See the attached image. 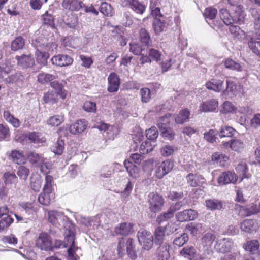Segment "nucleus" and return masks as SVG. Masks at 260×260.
<instances>
[{
	"label": "nucleus",
	"instance_id": "obj_1",
	"mask_svg": "<svg viewBox=\"0 0 260 260\" xmlns=\"http://www.w3.org/2000/svg\"><path fill=\"white\" fill-rule=\"evenodd\" d=\"M66 228L68 230L64 232V239L67 242V245L70 246L68 249V258L72 260H78L79 257L75 254L77 247L75 246L74 243L75 226L71 223H68Z\"/></svg>",
	"mask_w": 260,
	"mask_h": 260
},
{
	"label": "nucleus",
	"instance_id": "obj_2",
	"mask_svg": "<svg viewBox=\"0 0 260 260\" xmlns=\"http://www.w3.org/2000/svg\"><path fill=\"white\" fill-rule=\"evenodd\" d=\"M125 251L128 256L131 258H135L136 257V253L135 250V244L133 239L127 238H121L117 246V252L119 256H123Z\"/></svg>",
	"mask_w": 260,
	"mask_h": 260
},
{
	"label": "nucleus",
	"instance_id": "obj_3",
	"mask_svg": "<svg viewBox=\"0 0 260 260\" xmlns=\"http://www.w3.org/2000/svg\"><path fill=\"white\" fill-rule=\"evenodd\" d=\"M48 220L52 224L57 226L61 225L64 226V231L68 229L66 228L68 223H71L72 225H74L72 221L69 220L67 216H65L63 213L55 210L50 211L48 213Z\"/></svg>",
	"mask_w": 260,
	"mask_h": 260
},
{
	"label": "nucleus",
	"instance_id": "obj_4",
	"mask_svg": "<svg viewBox=\"0 0 260 260\" xmlns=\"http://www.w3.org/2000/svg\"><path fill=\"white\" fill-rule=\"evenodd\" d=\"M256 31L255 32H247L246 39L244 42L247 44L249 49L254 53L257 55H260V41L256 40L257 39H260V36L258 34L259 31Z\"/></svg>",
	"mask_w": 260,
	"mask_h": 260
},
{
	"label": "nucleus",
	"instance_id": "obj_5",
	"mask_svg": "<svg viewBox=\"0 0 260 260\" xmlns=\"http://www.w3.org/2000/svg\"><path fill=\"white\" fill-rule=\"evenodd\" d=\"M138 241L143 248L147 250H150L153 245V238L151 233L146 230L140 229L137 233Z\"/></svg>",
	"mask_w": 260,
	"mask_h": 260
},
{
	"label": "nucleus",
	"instance_id": "obj_6",
	"mask_svg": "<svg viewBox=\"0 0 260 260\" xmlns=\"http://www.w3.org/2000/svg\"><path fill=\"white\" fill-rule=\"evenodd\" d=\"M147 203L149 205V209L151 212L156 213L162 208L164 200L162 196L154 192H151L148 196Z\"/></svg>",
	"mask_w": 260,
	"mask_h": 260
},
{
	"label": "nucleus",
	"instance_id": "obj_7",
	"mask_svg": "<svg viewBox=\"0 0 260 260\" xmlns=\"http://www.w3.org/2000/svg\"><path fill=\"white\" fill-rule=\"evenodd\" d=\"M234 246V242L230 238H223L218 240L215 243V250L220 253H225L230 251Z\"/></svg>",
	"mask_w": 260,
	"mask_h": 260
},
{
	"label": "nucleus",
	"instance_id": "obj_8",
	"mask_svg": "<svg viewBox=\"0 0 260 260\" xmlns=\"http://www.w3.org/2000/svg\"><path fill=\"white\" fill-rule=\"evenodd\" d=\"M180 254L189 260L204 259L202 255L197 253L196 248L192 246H187L184 247L180 251Z\"/></svg>",
	"mask_w": 260,
	"mask_h": 260
},
{
	"label": "nucleus",
	"instance_id": "obj_9",
	"mask_svg": "<svg viewBox=\"0 0 260 260\" xmlns=\"http://www.w3.org/2000/svg\"><path fill=\"white\" fill-rule=\"evenodd\" d=\"M15 59L17 61V65L22 69L32 68L35 64V60L30 54L17 55Z\"/></svg>",
	"mask_w": 260,
	"mask_h": 260
},
{
	"label": "nucleus",
	"instance_id": "obj_10",
	"mask_svg": "<svg viewBox=\"0 0 260 260\" xmlns=\"http://www.w3.org/2000/svg\"><path fill=\"white\" fill-rule=\"evenodd\" d=\"M36 246L44 250H50L52 249V242L47 234L41 233L36 240Z\"/></svg>",
	"mask_w": 260,
	"mask_h": 260
},
{
	"label": "nucleus",
	"instance_id": "obj_11",
	"mask_svg": "<svg viewBox=\"0 0 260 260\" xmlns=\"http://www.w3.org/2000/svg\"><path fill=\"white\" fill-rule=\"evenodd\" d=\"M198 212L192 209H186L182 212H178L176 214V218L177 221L184 222L194 220L198 217Z\"/></svg>",
	"mask_w": 260,
	"mask_h": 260
},
{
	"label": "nucleus",
	"instance_id": "obj_12",
	"mask_svg": "<svg viewBox=\"0 0 260 260\" xmlns=\"http://www.w3.org/2000/svg\"><path fill=\"white\" fill-rule=\"evenodd\" d=\"M237 180V176L234 172L226 171L221 173L218 179V183L220 185L230 183L234 184Z\"/></svg>",
	"mask_w": 260,
	"mask_h": 260
},
{
	"label": "nucleus",
	"instance_id": "obj_13",
	"mask_svg": "<svg viewBox=\"0 0 260 260\" xmlns=\"http://www.w3.org/2000/svg\"><path fill=\"white\" fill-rule=\"evenodd\" d=\"M173 166V162L169 159L161 162L156 171L157 177L159 179L162 178L172 170Z\"/></svg>",
	"mask_w": 260,
	"mask_h": 260
},
{
	"label": "nucleus",
	"instance_id": "obj_14",
	"mask_svg": "<svg viewBox=\"0 0 260 260\" xmlns=\"http://www.w3.org/2000/svg\"><path fill=\"white\" fill-rule=\"evenodd\" d=\"M108 81L107 90L109 92H114L118 90L120 85V80L116 73H111L108 78Z\"/></svg>",
	"mask_w": 260,
	"mask_h": 260
},
{
	"label": "nucleus",
	"instance_id": "obj_15",
	"mask_svg": "<svg viewBox=\"0 0 260 260\" xmlns=\"http://www.w3.org/2000/svg\"><path fill=\"white\" fill-rule=\"evenodd\" d=\"M51 61L57 66L65 67L71 65L73 62V59L67 55L59 54L53 57Z\"/></svg>",
	"mask_w": 260,
	"mask_h": 260
},
{
	"label": "nucleus",
	"instance_id": "obj_16",
	"mask_svg": "<svg viewBox=\"0 0 260 260\" xmlns=\"http://www.w3.org/2000/svg\"><path fill=\"white\" fill-rule=\"evenodd\" d=\"M205 85L208 89L217 92H223L224 89L223 81L215 78L211 79Z\"/></svg>",
	"mask_w": 260,
	"mask_h": 260
},
{
	"label": "nucleus",
	"instance_id": "obj_17",
	"mask_svg": "<svg viewBox=\"0 0 260 260\" xmlns=\"http://www.w3.org/2000/svg\"><path fill=\"white\" fill-rule=\"evenodd\" d=\"M218 106V101L213 99L203 102L199 107V110L203 112H213Z\"/></svg>",
	"mask_w": 260,
	"mask_h": 260
},
{
	"label": "nucleus",
	"instance_id": "obj_18",
	"mask_svg": "<svg viewBox=\"0 0 260 260\" xmlns=\"http://www.w3.org/2000/svg\"><path fill=\"white\" fill-rule=\"evenodd\" d=\"M134 224L132 223H121L114 228V232L117 235H128L134 232Z\"/></svg>",
	"mask_w": 260,
	"mask_h": 260
},
{
	"label": "nucleus",
	"instance_id": "obj_19",
	"mask_svg": "<svg viewBox=\"0 0 260 260\" xmlns=\"http://www.w3.org/2000/svg\"><path fill=\"white\" fill-rule=\"evenodd\" d=\"M187 183L192 187L202 186L206 183L205 178L201 175L190 173L187 177Z\"/></svg>",
	"mask_w": 260,
	"mask_h": 260
},
{
	"label": "nucleus",
	"instance_id": "obj_20",
	"mask_svg": "<svg viewBox=\"0 0 260 260\" xmlns=\"http://www.w3.org/2000/svg\"><path fill=\"white\" fill-rule=\"evenodd\" d=\"M62 6L70 11H78L82 8V2L78 0H63Z\"/></svg>",
	"mask_w": 260,
	"mask_h": 260
},
{
	"label": "nucleus",
	"instance_id": "obj_21",
	"mask_svg": "<svg viewBox=\"0 0 260 260\" xmlns=\"http://www.w3.org/2000/svg\"><path fill=\"white\" fill-rule=\"evenodd\" d=\"M87 121L85 120L77 121L70 127V131L73 134H77L83 132L87 127Z\"/></svg>",
	"mask_w": 260,
	"mask_h": 260
},
{
	"label": "nucleus",
	"instance_id": "obj_22",
	"mask_svg": "<svg viewBox=\"0 0 260 260\" xmlns=\"http://www.w3.org/2000/svg\"><path fill=\"white\" fill-rule=\"evenodd\" d=\"M166 228L160 226L156 229L154 233V242L156 244H164V241L167 234L166 233Z\"/></svg>",
	"mask_w": 260,
	"mask_h": 260
},
{
	"label": "nucleus",
	"instance_id": "obj_23",
	"mask_svg": "<svg viewBox=\"0 0 260 260\" xmlns=\"http://www.w3.org/2000/svg\"><path fill=\"white\" fill-rule=\"evenodd\" d=\"M256 228V221L253 219H246L240 224V229L242 231L246 233H251Z\"/></svg>",
	"mask_w": 260,
	"mask_h": 260
},
{
	"label": "nucleus",
	"instance_id": "obj_24",
	"mask_svg": "<svg viewBox=\"0 0 260 260\" xmlns=\"http://www.w3.org/2000/svg\"><path fill=\"white\" fill-rule=\"evenodd\" d=\"M159 245L157 250L158 260H167L170 257L169 245L166 243Z\"/></svg>",
	"mask_w": 260,
	"mask_h": 260
},
{
	"label": "nucleus",
	"instance_id": "obj_25",
	"mask_svg": "<svg viewBox=\"0 0 260 260\" xmlns=\"http://www.w3.org/2000/svg\"><path fill=\"white\" fill-rule=\"evenodd\" d=\"M229 30L235 39L238 40H242L244 41L246 39L247 33H245L239 26L231 25L229 27Z\"/></svg>",
	"mask_w": 260,
	"mask_h": 260
},
{
	"label": "nucleus",
	"instance_id": "obj_26",
	"mask_svg": "<svg viewBox=\"0 0 260 260\" xmlns=\"http://www.w3.org/2000/svg\"><path fill=\"white\" fill-rule=\"evenodd\" d=\"M259 247V242L256 240L247 241L243 245L244 249L252 254L258 252Z\"/></svg>",
	"mask_w": 260,
	"mask_h": 260
},
{
	"label": "nucleus",
	"instance_id": "obj_27",
	"mask_svg": "<svg viewBox=\"0 0 260 260\" xmlns=\"http://www.w3.org/2000/svg\"><path fill=\"white\" fill-rule=\"evenodd\" d=\"M245 17V14L243 10V7L241 5L235 7L234 15L233 17L234 22L241 24L244 22Z\"/></svg>",
	"mask_w": 260,
	"mask_h": 260
},
{
	"label": "nucleus",
	"instance_id": "obj_28",
	"mask_svg": "<svg viewBox=\"0 0 260 260\" xmlns=\"http://www.w3.org/2000/svg\"><path fill=\"white\" fill-rule=\"evenodd\" d=\"M222 145L225 147H230L235 151H239L243 147V143L239 140L231 139L227 142H222Z\"/></svg>",
	"mask_w": 260,
	"mask_h": 260
},
{
	"label": "nucleus",
	"instance_id": "obj_29",
	"mask_svg": "<svg viewBox=\"0 0 260 260\" xmlns=\"http://www.w3.org/2000/svg\"><path fill=\"white\" fill-rule=\"evenodd\" d=\"M124 165L130 176L133 178H137L139 176V169L136 165H134L129 160H125Z\"/></svg>",
	"mask_w": 260,
	"mask_h": 260
},
{
	"label": "nucleus",
	"instance_id": "obj_30",
	"mask_svg": "<svg viewBox=\"0 0 260 260\" xmlns=\"http://www.w3.org/2000/svg\"><path fill=\"white\" fill-rule=\"evenodd\" d=\"M186 229L193 236L201 233L204 230L203 224L197 222H191L186 225Z\"/></svg>",
	"mask_w": 260,
	"mask_h": 260
},
{
	"label": "nucleus",
	"instance_id": "obj_31",
	"mask_svg": "<svg viewBox=\"0 0 260 260\" xmlns=\"http://www.w3.org/2000/svg\"><path fill=\"white\" fill-rule=\"evenodd\" d=\"M139 34L140 41L143 46H149L151 45L150 35L145 28L140 29Z\"/></svg>",
	"mask_w": 260,
	"mask_h": 260
},
{
	"label": "nucleus",
	"instance_id": "obj_32",
	"mask_svg": "<svg viewBox=\"0 0 260 260\" xmlns=\"http://www.w3.org/2000/svg\"><path fill=\"white\" fill-rule=\"evenodd\" d=\"M27 157L29 161L32 165H35L36 166L39 167L45 161V159L43 157L34 152H29L27 155Z\"/></svg>",
	"mask_w": 260,
	"mask_h": 260
},
{
	"label": "nucleus",
	"instance_id": "obj_33",
	"mask_svg": "<svg viewBox=\"0 0 260 260\" xmlns=\"http://www.w3.org/2000/svg\"><path fill=\"white\" fill-rule=\"evenodd\" d=\"M245 216H250L260 212V204H250L242 209Z\"/></svg>",
	"mask_w": 260,
	"mask_h": 260
},
{
	"label": "nucleus",
	"instance_id": "obj_34",
	"mask_svg": "<svg viewBox=\"0 0 260 260\" xmlns=\"http://www.w3.org/2000/svg\"><path fill=\"white\" fill-rule=\"evenodd\" d=\"M249 12L254 19V28L259 31L260 36V11L256 8H251Z\"/></svg>",
	"mask_w": 260,
	"mask_h": 260
},
{
	"label": "nucleus",
	"instance_id": "obj_35",
	"mask_svg": "<svg viewBox=\"0 0 260 260\" xmlns=\"http://www.w3.org/2000/svg\"><path fill=\"white\" fill-rule=\"evenodd\" d=\"M50 85L52 88L55 90V92L54 93L57 95H59L63 99L66 98L67 92L64 89L61 84L59 83L58 81H54L50 83Z\"/></svg>",
	"mask_w": 260,
	"mask_h": 260
},
{
	"label": "nucleus",
	"instance_id": "obj_36",
	"mask_svg": "<svg viewBox=\"0 0 260 260\" xmlns=\"http://www.w3.org/2000/svg\"><path fill=\"white\" fill-rule=\"evenodd\" d=\"M64 120V115L61 114L50 117L47 120V124L51 126H58Z\"/></svg>",
	"mask_w": 260,
	"mask_h": 260
},
{
	"label": "nucleus",
	"instance_id": "obj_37",
	"mask_svg": "<svg viewBox=\"0 0 260 260\" xmlns=\"http://www.w3.org/2000/svg\"><path fill=\"white\" fill-rule=\"evenodd\" d=\"M130 7L137 13L142 14L145 10L144 5L138 0H127Z\"/></svg>",
	"mask_w": 260,
	"mask_h": 260
},
{
	"label": "nucleus",
	"instance_id": "obj_38",
	"mask_svg": "<svg viewBox=\"0 0 260 260\" xmlns=\"http://www.w3.org/2000/svg\"><path fill=\"white\" fill-rule=\"evenodd\" d=\"M26 137L31 142L37 144L42 143L45 141L41 134L36 132L28 133L26 135Z\"/></svg>",
	"mask_w": 260,
	"mask_h": 260
},
{
	"label": "nucleus",
	"instance_id": "obj_39",
	"mask_svg": "<svg viewBox=\"0 0 260 260\" xmlns=\"http://www.w3.org/2000/svg\"><path fill=\"white\" fill-rule=\"evenodd\" d=\"M220 19L226 25H229L234 23V19L232 17L228 10L225 9H222L219 12Z\"/></svg>",
	"mask_w": 260,
	"mask_h": 260
},
{
	"label": "nucleus",
	"instance_id": "obj_40",
	"mask_svg": "<svg viewBox=\"0 0 260 260\" xmlns=\"http://www.w3.org/2000/svg\"><path fill=\"white\" fill-rule=\"evenodd\" d=\"M205 203L207 208L211 210H220L222 208L221 202L218 200H207Z\"/></svg>",
	"mask_w": 260,
	"mask_h": 260
},
{
	"label": "nucleus",
	"instance_id": "obj_41",
	"mask_svg": "<svg viewBox=\"0 0 260 260\" xmlns=\"http://www.w3.org/2000/svg\"><path fill=\"white\" fill-rule=\"evenodd\" d=\"M216 239L215 234L208 232L205 234L202 238L201 241L204 246L210 247Z\"/></svg>",
	"mask_w": 260,
	"mask_h": 260
},
{
	"label": "nucleus",
	"instance_id": "obj_42",
	"mask_svg": "<svg viewBox=\"0 0 260 260\" xmlns=\"http://www.w3.org/2000/svg\"><path fill=\"white\" fill-rule=\"evenodd\" d=\"M11 157L13 162L17 164H23L25 162L26 159L24 155L17 150L12 151Z\"/></svg>",
	"mask_w": 260,
	"mask_h": 260
},
{
	"label": "nucleus",
	"instance_id": "obj_43",
	"mask_svg": "<svg viewBox=\"0 0 260 260\" xmlns=\"http://www.w3.org/2000/svg\"><path fill=\"white\" fill-rule=\"evenodd\" d=\"M190 113L188 110H181L175 117V122L179 124H183L189 119Z\"/></svg>",
	"mask_w": 260,
	"mask_h": 260
},
{
	"label": "nucleus",
	"instance_id": "obj_44",
	"mask_svg": "<svg viewBox=\"0 0 260 260\" xmlns=\"http://www.w3.org/2000/svg\"><path fill=\"white\" fill-rule=\"evenodd\" d=\"M37 61L43 66L47 63V59L49 57L48 53L46 52H42L37 49L35 53Z\"/></svg>",
	"mask_w": 260,
	"mask_h": 260
},
{
	"label": "nucleus",
	"instance_id": "obj_45",
	"mask_svg": "<svg viewBox=\"0 0 260 260\" xmlns=\"http://www.w3.org/2000/svg\"><path fill=\"white\" fill-rule=\"evenodd\" d=\"M25 45V40L21 36L16 38L11 43V50L17 51L23 48Z\"/></svg>",
	"mask_w": 260,
	"mask_h": 260
},
{
	"label": "nucleus",
	"instance_id": "obj_46",
	"mask_svg": "<svg viewBox=\"0 0 260 260\" xmlns=\"http://www.w3.org/2000/svg\"><path fill=\"white\" fill-rule=\"evenodd\" d=\"M100 11L103 14L107 16H112L114 13L111 6L106 2L101 3L100 7Z\"/></svg>",
	"mask_w": 260,
	"mask_h": 260
},
{
	"label": "nucleus",
	"instance_id": "obj_47",
	"mask_svg": "<svg viewBox=\"0 0 260 260\" xmlns=\"http://www.w3.org/2000/svg\"><path fill=\"white\" fill-rule=\"evenodd\" d=\"M166 27L165 20L160 19H155L153 22V27L156 34L162 32Z\"/></svg>",
	"mask_w": 260,
	"mask_h": 260
},
{
	"label": "nucleus",
	"instance_id": "obj_48",
	"mask_svg": "<svg viewBox=\"0 0 260 260\" xmlns=\"http://www.w3.org/2000/svg\"><path fill=\"white\" fill-rule=\"evenodd\" d=\"M148 53L150 56L151 62L156 61V62H158L161 60L162 54L158 50L151 48L149 50Z\"/></svg>",
	"mask_w": 260,
	"mask_h": 260
},
{
	"label": "nucleus",
	"instance_id": "obj_49",
	"mask_svg": "<svg viewBox=\"0 0 260 260\" xmlns=\"http://www.w3.org/2000/svg\"><path fill=\"white\" fill-rule=\"evenodd\" d=\"M43 191V193L39 196L38 201L40 204L48 206L50 204L51 201L50 194H51V191H45L44 189Z\"/></svg>",
	"mask_w": 260,
	"mask_h": 260
},
{
	"label": "nucleus",
	"instance_id": "obj_50",
	"mask_svg": "<svg viewBox=\"0 0 260 260\" xmlns=\"http://www.w3.org/2000/svg\"><path fill=\"white\" fill-rule=\"evenodd\" d=\"M236 131L232 127L230 126H223L222 127L219 132V135L220 138L223 137H231L235 133Z\"/></svg>",
	"mask_w": 260,
	"mask_h": 260
},
{
	"label": "nucleus",
	"instance_id": "obj_51",
	"mask_svg": "<svg viewBox=\"0 0 260 260\" xmlns=\"http://www.w3.org/2000/svg\"><path fill=\"white\" fill-rule=\"evenodd\" d=\"M6 185L16 184L18 179L16 175L10 172H6L3 176Z\"/></svg>",
	"mask_w": 260,
	"mask_h": 260
},
{
	"label": "nucleus",
	"instance_id": "obj_52",
	"mask_svg": "<svg viewBox=\"0 0 260 260\" xmlns=\"http://www.w3.org/2000/svg\"><path fill=\"white\" fill-rule=\"evenodd\" d=\"M64 143L62 140L58 139L52 147V151L56 154L60 155L64 150Z\"/></svg>",
	"mask_w": 260,
	"mask_h": 260
},
{
	"label": "nucleus",
	"instance_id": "obj_53",
	"mask_svg": "<svg viewBox=\"0 0 260 260\" xmlns=\"http://www.w3.org/2000/svg\"><path fill=\"white\" fill-rule=\"evenodd\" d=\"M55 75L50 74L41 73L38 76V81L41 84H44L48 82L51 81L55 79Z\"/></svg>",
	"mask_w": 260,
	"mask_h": 260
},
{
	"label": "nucleus",
	"instance_id": "obj_54",
	"mask_svg": "<svg viewBox=\"0 0 260 260\" xmlns=\"http://www.w3.org/2000/svg\"><path fill=\"white\" fill-rule=\"evenodd\" d=\"M224 66L226 68L230 70H235L237 71H241L242 67L240 64L230 58H228L225 60Z\"/></svg>",
	"mask_w": 260,
	"mask_h": 260
},
{
	"label": "nucleus",
	"instance_id": "obj_55",
	"mask_svg": "<svg viewBox=\"0 0 260 260\" xmlns=\"http://www.w3.org/2000/svg\"><path fill=\"white\" fill-rule=\"evenodd\" d=\"M175 149L173 146L165 145L160 149V153L164 157H168L173 154Z\"/></svg>",
	"mask_w": 260,
	"mask_h": 260
},
{
	"label": "nucleus",
	"instance_id": "obj_56",
	"mask_svg": "<svg viewBox=\"0 0 260 260\" xmlns=\"http://www.w3.org/2000/svg\"><path fill=\"white\" fill-rule=\"evenodd\" d=\"M65 23L69 27L75 28L78 24L77 16L73 14H71L68 16V18L66 20Z\"/></svg>",
	"mask_w": 260,
	"mask_h": 260
},
{
	"label": "nucleus",
	"instance_id": "obj_57",
	"mask_svg": "<svg viewBox=\"0 0 260 260\" xmlns=\"http://www.w3.org/2000/svg\"><path fill=\"white\" fill-rule=\"evenodd\" d=\"M237 108L235 105L230 101H225L222 105L221 111L223 113H235Z\"/></svg>",
	"mask_w": 260,
	"mask_h": 260
},
{
	"label": "nucleus",
	"instance_id": "obj_58",
	"mask_svg": "<svg viewBox=\"0 0 260 260\" xmlns=\"http://www.w3.org/2000/svg\"><path fill=\"white\" fill-rule=\"evenodd\" d=\"M45 103L53 104L58 101L57 95L52 92H48L44 95Z\"/></svg>",
	"mask_w": 260,
	"mask_h": 260
},
{
	"label": "nucleus",
	"instance_id": "obj_59",
	"mask_svg": "<svg viewBox=\"0 0 260 260\" xmlns=\"http://www.w3.org/2000/svg\"><path fill=\"white\" fill-rule=\"evenodd\" d=\"M217 133L214 129H210L208 132H206L204 134V138L207 142L213 143L216 142Z\"/></svg>",
	"mask_w": 260,
	"mask_h": 260
},
{
	"label": "nucleus",
	"instance_id": "obj_60",
	"mask_svg": "<svg viewBox=\"0 0 260 260\" xmlns=\"http://www.w3.org/2000/svg\"><path fill=\"white\" fill-rule=\"evenodd\" d=\"M188 240V236L186 233H183L180 236L175 238L173 241L174 245L181 247Z\"/></svg>",
	"mask_w": 260,
	"mask_h": 260
},
{
	"label": "nucleus",
	"instance_id": "obj_61",
	"mask_svg": "<svg viewBox=\"0 0 260 260\" xmlns=\"http://www.w3.org/2000/svg\"><path fill=\"white\" fill-rule=\"evenodd\" d=\"M170 122V116L165 115L160 117L158 120L157 126L160 130L165 129L168 127Z\"/></svg>",
	"mask_w": 260,
	"mask_h": 260
},
{
	"label": "nucleus",
	"instance_id": "obj_62",
	"mask_svg": "<svg viewBox=\"0 0 260 260\" xmlns=\"http://www.w3.org/2000/svg\"><path fill=\"white\" fill-rule=\"evenodd\" d=\"M153 150L150 142L145 141L143 142L140 146L139 151L142 154H147Z\"/></svg>",
	"mask_w": 260,
	"mask_h": 260
},
{
	"label": "nucleus",
	"instance_id": "obj_63",
	"mask_svg": "<svg viewBox=\"0 0 260 260\" xmlns=\"http://www.w3.org/2000/svg\"><path fill=\"white\" fill-rule=\"evenodd\" d=\"M146 137L151 140H155L158 136V132L154 126L146 130Z\"/></svg>",
	"mask_w": 260,
	"mask_h": 260
},
{
	"label": "nucleus",
	"instance_id": "obj_64",
	"mask_svg": "<svg viewBox=\"0 0 260 260\" xmlns=\"http://www.w3.org/2000/svg\"><path fill=\"white\" fill-rule=\"evenodd\" d=\"M217 14L216 9L213 7H209L205 9L204 12V16L206 19L213 20L214 19Z\"/></svg>",
	"mask_w": 260,
	"mask_h": 260
}]
</instances>
